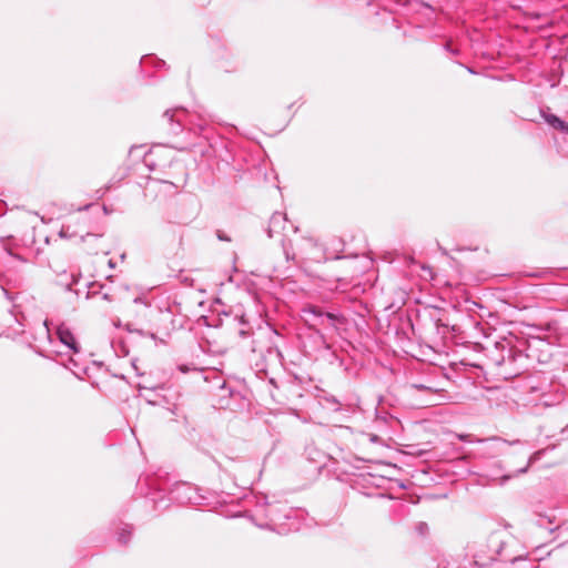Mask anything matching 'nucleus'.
Returning a JSON list of instances; mask_svg holds the SVG:
<instances>
[{
  "label": "nucleus",
  "mask_w": 568,
  "mask_h": 568,
  "mask_svg": "<svg viewBox=\"0 0 568 568\" xmlns=\"http://www.w3.org/2000/svg\"><path fill=\"white\" fill-rule=\"evenodd\" d=\"M303 318L305 324L314 329L317 334H320L318 326H323L327 329H337V324L341 322L342 317L337 314L324 312L322 308L310 305L303 308Z\"/></svg>",
  "instance_id": "nucleus-1"
},
{
  "label": "nucleus",
  "mask_w": 568,
  "mask_h": 568,
  "mask_svg": "<svg viewBox=\"0 0 568 568\" xmlns=\"http://www.w3.org/2000/svg\"><path fill=\"white\" fill-rule=\"evenodd\" d=\"M501 550V539L498 532H494L488 537L485 550L478 549L474 555V562L477 566H486L497 559Z\"/></svg>",
  "instance_id": "nucleus-2"
},
{
  "label": "nucleus",
  "mask_w": 568,
  "mask_h": 568,
  "mask_svg": "<svg viewBox=\"0 0 568 568\" xmlns=\"http://www.w3.org/2000/svg\"><path fill=\"white\" fill-rule=\"evenodd\" d=\"M57 336L60 343L68 349L67 353L71 352L73 354H78L80 352L79 344L73 333L65 324L57 326Z\"/></svg>",
  "instance_id": "nucleus-3"
},
{
  "label": "nucleus",
  "mask_w": 568,
  "mask_h": 568,
  "mask_svg": "<svg viewBox=\"0 0 568 568\" xmlns=\"http://www.w3.org/2000/svg\"><path fill=\"white\" fill-rule=\"evenodd\" d=\"M172 498L181 504H189L196 500L195 488L189 484H176L171 490Z\"/></svg>",
  "instance_id": "nucleus-4"
},
{
  "label": "nucleus",
  "mask_w": 568,
  "mask_h": 568,
  "mask_svg": "<svg viewBox=\"0 0 568 568\" xmlns=\"http://www.w3.org/2000/svg\"><path fill=\"white\" fill-rule=\"evenodd\" d=\"M478 442L481 443H491L487 446L486 453L493 454V453H505L504 446H521L524 443L519 439H516L514 442H508L505 439H501L500 437H491L489 439H478Z\"/></svg>",
  "instance_id": "nucleus-5"
},
{
  "label": "nucleus",
  "mask_w": 568,
  "mask_h": 568,
  "mask_svg": "<svg viewBox=\"0 0 568 568\" xmlns=\"http://www.w3.org/2000/svg\"><path fill=\"white\" fill-rule=\"evenodd\" d=\"M287 223L286 214L276 212L274 213L268 223L267 235L273 237L275 234H281Z\"/></svg>",
  "instance_id": "nucleus-6"
},
{
  "label": "nucleus",
  "mask_w": 568,
  "mask_h": 568,
  "mask_svg": "<svg viewBox=\"0 0 568 568\" xmlns=\"http://www.w3.org/2000/svg\"><path fill=\"white\" fill-rule=\"evenodd\" d=\"M545 450H537L532 455H530V457L527 459V462L525 463V465L523 467H520L519 469H517L515 473L513 474H506V475H503L500 478H499V484L503 485L505 484L507 480L518 476V475H521V474H525L528 471L529 467L536 463L537 460L540 459L541 455L544 454Z\"/></svg>",
  "instance_id": "nucleus-7"
},
{
  "label": "nucleus",
  "mask_w": 568,
  "mask_h": 568,
  "mask_svg": "<svg viewBox=\"0 0 568 568\" xmlns=\"http://www.w3.org/2000/svg\"><path fill=\"white\" fill-rule=\"evenodd\" d=\"M128 286L125 284L119 285L114 288H110L105 293L102 294V300L106 302H116L123 300L122 294L128 291Z\"/></svg>",
  "instance_id": "nucleus-8"
},
{
  "label": "nucleus",
  "mask_w": 568,
  "mask_h": 568,
  "mask_svg": "<svg viewBox=\"0 0 568 568\" xmlns=\"http://www.w3.org/2000/svg\"><path fill=\"white\" fill-rule=\"evenodd\" d=\"M282 246L286 261H296L297 253L294 251L291 243L283 241Z\"/></svg>",
  "instance_id": "nucleus-9"
},
{
  "label": "nucleus",
  "mask_w": 568,
  "mask_h": 568,
  "mask_svg": "<svg viewBox=\"0 0 568 568\" xmlns=\"http://www.w3.org/2000/svg\"><path fill=\"white\" fill-rule=\"evenodd\" d=\"M545 121L556 130H559L564 121L555 114H542Z\"/></svg>",
  "instance_id": "nucleus-10"
},
{
  "label": "nucleus",
  "mask_w": 568,
  "mask_h": 568,
  "mask_svg": "<svg viewBox=\"0 0 568 568\" xmlns=\"http://www.w3.org/2000/svg\"><path fill=\"white\" fill-rule=\"evenodd\" d=\"M315 245H316V242H315L312 237H304V239L302 240V245H301V246H298V253H300L301 255H307V251H306V248H307L308 246H310V247H311V246L313 247V246H315Z\"/></svg>",
  "instance_id": "nucleus-11"
},
{
  "label": "nucleus",
  "mask_w": 568,
  "mask_h": 568,
  "mask_svg": "<svg viewBox=\"0 0 568 568\" xmlns=\"http://www.w3.org/2000/svg\"><path fill=\"white\" fill-rule=\"evenodd\" d=\"M131 527L125 526L120 532H119V541L122 544H126L131 536Z\"/></svg>",
  "instance_id": "nucleus-12"
},
{
  "label": "nucleus",
  "mask_w": 568,
  "mask_h": 568,
  "mask_svg": "<svg viewBox=\"0 0 568 568\" xmlns=\"http://www.w3.org/2000/svg\"><path fill=\"white\" fill-rule=\"evenodd\" d=\"M547 519L550 525H554L552 528H549L550 531H554L555 529H557L559 527V523L556 521L555 517H552V518L548 517Z\"/></svg>",
  "instance_id": "nucleus-13"
},
{
  "label": "nucleus",
  "mask_w": 568,
  "mask_h": 568,
  "mask_svg": "<svg viewBox=\"0 0 568 568\" xmlns=\"http://www.w3.org/2000/svg\"><path fill=\"white\" fill-rule=\"evenodd\" d=\"M174 113H175V111H173V110H166V111L164 112V114H163V115H164V118H166L170 122H172V121H173Z\"/></svg>",
  "instance_id": "nucleus-14"
},
{
  "label": "nucleus",
  "mask_w": 568,
  "mask_h": 568,
  "mask_svg": "<svg viewBox=\"0 0 568 568\" xmlns=\"http://www.w3.org/2000/svg\"><path fill=\"white\" fill-rule=\"evenodd\" d=\"M49 325H50L49 321H47V320H45V321L43 322V326H44V328H45V332H47L48 338H49V341L51 342L50 326H49Z\"/></svg>",
  "instance_id": "nucleus-15"
},
{
  "label": "nucleus",
  "mask_w": 568,
  "mask_h": 568,
  "mask_svg": "<svg viewBox=\"0 0 568 568\" xmlns=\"http://www.w3.org/2000/svg\"><path fill=\"white\" fill-rule=\"evenodd\" d=\"M413 387L416 388V389H419V390H428V389H430L429 387H427V386H425L423 384H414Z\"/></svg>",
  "instance_id": "nucleus-16"
},
{
  "label": "nucleus",
  "mask_w": 568,
  "mask_h": 568,
  "mask_svg": "<svg viewBox=\"0 0 568 568\" xmlns=\"http://www.w3.org/2000/svg\"><path fill=\"white\" fill-rule=\"evenodd\" d=\"M417 529L420 534H424V531L427 529V525L425 523H420L418 526H417Z\"/></svg>",
  "instance_id": "nucleus-17"
},
{
  "label": "nucleus",
  "mask_w": 568,
  "mask_h": 568,
  "mask_svg": "<svg viewBox=\"0 0 568 568\" xmlns=\"http://www.w3.org/2000/svg\"><path fill=\"white\" fill-rule=\"evenodd\" d=\"M559 131L568 133V123L564 121V123L560 126Z\"/></svg>",
  "instance_id": "nucleus-18"
},
{
  "label": "nucleus",
  "mask_w": 568,
  "mask_h": 568,
  "mask_svg": "<svg viewBox=\"0 0 568 568\" xmlns=\"http://www.w3.org/2000/svg\"><path fill=\"white\" fill-rule=\"evenodd\" d=\"M545 519H546V517L540 516V518H539V519H538V521H537V524H538V526H539V527H545V523H544V520H545Z\"/></svg>",
  "instance_id": "nucleus-19"
},
{
  "label": "nucleus",
  "mask_w": 568,
  "mask_h": 568,
  "mask_svg": "<svg viewBox=\"0 0 568 568\" xmlns=\"http://www.w3.org/2000/svg\"><path fill=\"white\" fill-rule=\"evenodd\" d=\"M468 437H469V435H459V436H458V438H459L460 440H467V439H468Z\"/></svg>",
  "instance_id": "nucleus-20"
},
{
  "label": "nucleus",
  "mask_w": 568,
  "mask_h": 568,
  "mask_svg": "<svg viewBox=\"0 0 568 568\" xmlns=\"http://www.w3.org/2000/svg\"><path fill=\"white\" fill-rule=\"evenodd\" d=\"M109 266H110L111 268H113V267H114V263H113V261H112V260H109Z\"/></svg>",
  "instance_id": "nucleus-21"
},
{
  "label": "nucleus",
  "mask_w": 568,
  "mask_h": 568,
  "mask_svg": "<svg viewBox=\"0 0 568 568\" xmlns=\"http://www.w3.org/2000/svg\"><path fill=\"white\" fill-rule=\"evenodd\" d=\"M60 235H61L62 237L67 236L65 231H64L63 229L61 230Z\"/></svg>",
  "instance_id": "nucleus-22"
},
{
  "label": "nucleus",
  "mask_w": 568,
  "mask_h": 568,
  "mask_svg": "<svg viewBox=\"0 0 568 568\" xmlns=\"http://www.w3.org/2000/svg\"><path fill=\"white\" fill-rule=\"evenodd\" d=\"M70 363L73 364V366H77V363L73 358H70Z\"/></svg>",
  "instance_id": "nucleus-23"
},
{
  "label": "nucleus",
  "mask_w": 568,
  "mask_h": 568,
  "mask_svg": "<svg viewBox=\"0 0 568 568\" xmlns=\"http://www.w3.org/2000/svg\"><path fill=\"white\" fill-rule=\"evenodd\" d=\"M134 302H135V303L141 302V298H140V297H136V298H134Z\"/></svg>",
  "instance_id": "nucleus-24"
},
{
  "label": "nucleus",
  "mask_w": 568,
  "mask_h": 568,
  "mask_svg": "<svg viewBox=\"0 0 568 568\" xmlns=\"http://www.w3.org/2000/svg\"><path fill=\"white\" fill-rule=\"evenodd\" d=\"M332 403L337 405V400L335 398L332 399Z\"/></svg>",
  "instance_id": "nucleus-25"
}]
</instances>
